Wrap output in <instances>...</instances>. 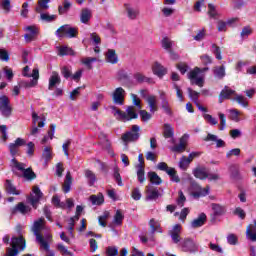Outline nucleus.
Masks as SVG:
<instances>
[{
  "label": "nucleus",
  "instance_id": "f257e3e1",
  "mask_svg": "<svg viewBox=\"0 0 256 256\" xmlns=\"http://www.w3.org/2000/svg\"><path fill=\"white\" fill-rule=\"evenodd\" d=\"M110 109L112 110V113L118 121H131L132 119H137L139 115L137 114V110H135L134 106H129L126 109V112H123L115 106H111Z\"/></svg>",
  "mask_w": 256,
  "mask_h": 256
},
{
  "label": "nucleus",
  "instance_id": "f03ea898",
  "mask_svg": "<svg viewBox=\"0 0 256 256\" xmlns=\"http://www.w3.org/2000/svg\"><path fill=\"white\" fill-rule=\"evenodd\" d=\"M49 3H51V0H38V5L35 9L36 13L40 14V21H44L45 23H53L57 19V15H50L49 13L43 12L49 9Z\"/></svg>",
  "mask_w": 256,
  "mask_h": 256
},
{
  "label": "nucleus",
  "instance_id": "7ed1b4c3",
  "mask_svg": "<svg viewBox=\"0 0 256 256\" xmlns=\"http://www.w3.org/2000/svg\"><path fill=\"white\" fill-rule=\"evenodd\" d=\"M208 69L209 67H204L202 69L196 67L188 73V79H190L191 83H194V85L203 87V84L205 83V73Z\"/></svg>",
  "mask_w": 256,
  "mask_h": 256
},
{
  "label": "nucleus",
  "instance_id": "20e7f679",
  "mask_svg": "<svg viewBox=\"0 0 256 256\" xmlns=\"http://www.w3.org/2000/svg\"><path fill=\"white\" fill-rule=\"evenodd\" d=\"M23 249H25V238L23 236L12 237L11 248H7L5 256H18L19 251H23Z\"/></svg>",
  "mask_w": 256,
  "mask_h": 256
},
{
  "label": "nucleus",
  "instance_id": "39448f33",
  "mask_svg": "<svg viewBox=\"0 0 256 256\" xmlns=\"http://www.w3.org/2000/svg\"><path fill=\"white\" fill-rule=\"evenodd\" d=\"M10 166L15 171H22L25 179H35V172L31 170V168L25 169V164L17 161V159L13 158L10 162Z\"/></svg>",
  "mask_w": 256,
  "mask_h": 256
},
{
  "label": "nucleus",
  "instance_id": "423d86ee",
  "mask_svg": "<svg viewBox=\"0 0 256 256\" xmlns=\"http://www.w3.org/2000/svg\"><path fill=\"white\" fill-rule=\"evenodd\" d=\"M156 169H158V171H164V173H167L173 183H179V181H181L175 168L169 167L165 162L158 163Z\"/></svg>",
  "mask_w": 256,
  "mask_h": 256
},
{
  "label": "nucleus",
  "instance_id": "0eeeda50",
  "mask_svg": "<svg viewBox=\"0 0 256 256\" xmlns=\"http://www.w3.org/2000/svg\"><path fill=\"white\" fill-rule=\"evenodd\" d=\"M57 37H68V39H73L77 37V28H73L70 25H63L56 31Z\"/></svg>",
  "mask_w": 256,
  "mask_h": 256
},
{
  "label": "nucleus",
  "instance_id": "6e6552de",
  "mask_svg": "<svg viewBox=\"0 0 256 256\" xmlns=\"http://www.w3.org/2000/svg\"><path fill=\"white\" fill-rule=\"evenodd\" d=\"M24 31L26 32L24 35L26 43H31L32 41H35V39H37V36L39 35V27H37V25L26 26L24 27Z\"/></svg>",
  "mask_w": 256,
  "mask_h": 256
},
{
  "label": "nucleus",
  "instance_id": "1a4fd4ad",
  "mask_svg": "<svg viewBox=\"0 0 256 256\" xmlns=\"http://www.w3.org/2000/svg\"><path fill=\"white\" fill-rule=\"evenodd\" d=\"M139 131H141V128L139 127V125H133L131 130L126 132L122 136V141H124V143H130L131 141H137V139H139Z\"/></svg>",
  "mask_w": 256,
  "mask_h": 256
},
{
  "label": "nucleus",
  "instance_id": "9d476101",
  "mask_svg": "<svg viewBox=\"0 0 256 256\" xmlns=\"http://www.w3.org/2000/svg\"><path fill=\"white\" fill-rule=\"evenodd\" d=\"M41 197H43V192H41V189H39L38 186H34L32 188V193L28 197L29 203L34 207V209H37V204Z\"/></svg>",
  "mask_w": 256,
  "mask_h": 256
},
{
  "label": "nucleus",
  "instance_id": "9b49d317",
  "mask_svg": "<svg viewBox=\"0 0 256 256\" xmlns=\"http://www.w3.org/2000/svg\"><path fill=\"white\" fill-rule=\"evenodd\" d=\"M9 103V97L6 95L0 96V112L4 117L11 115V105Z\"/></svg>",
  "mask_w": 256,
  "mask_h": 256
},
{
  "label": "nucleus",
  "instance_id": "f8f14e48",
  "mask_svg": "<svg viewBox=\"0 0 256 256\" xmlns=\"http://www.w3.org/2000/svg\"><path fill=\"white\" fill-rule=\"evenodd\" d=\"M115 105H123L125 103V89L118 87L112 94Z\"/></svg>",
  "mask_w": 256,
  "mask_h": 256
},
{
  "label": "nucleus",
  "instance_id": "ddd939ff",
  "mask_svg": "<svg viewBox=\"0 0 256 256\" xmlns=\"http://www.w3.org/2000/svg\"><path fill=\"white\" fill-rule=\"evenodd\" d=\"M163 195L161 192H159V189L148 185L146 187V201H155L156 199H159Z\"/></svg>",
  "mask_w": 256,
  "mask_h": 256
},
{
  "label": "nucleus",
  "instance_id": "4468645a",
  "mask_svg": "<svg viewBox=\"0 0 256 256\" xmlns=\"http://www.w3.org/2000/svg\"><path fill=\"white\" fill-rule=\"evenodd\" d=\"M187 141H189V135L184 134L178 145H175L171 148V151H173L174 153H183V151H185V149H187Z\"/></svg>",
  "mask_w": 256,
  "mask_h": 256
},
{
  "label": "nucleus",
  "instance_id": "2eb2a0df",
  "mask_svg": "<svg viewBox=\"0 0 256 256\" xmlns=\"http://www.w3.org/2000/svg\"><path fill=\"white\" fill-rule=\"evenodd\" d=\"M133 78L136 83H148V85H155V80L153 78L147 77L141 72L134 73Z\"/></svg>",
  "mask_w": 256,
  "mask_h": 256
},
{
  "label": "nucleus",
  "instance_id": "dca6fc26",
  "mask_svg": "<svg viewBox=\"0 0 256 256\" xmlns=\"http://www.w3.org/2000/svg\"><path fill=\"white\" fill-rule=\"evenodd\" d=\"M207 222V215L205 213H201L191 222V227L193 229H198V227H203Z\"/></svg>",
  "mask_w": 256,
  "mask_h": 256
},
{
  "label": "nucleus",
  "instance_id": "f3484780",
  "mask_svg": "<svg viewBox=\"0 0 256 256\" xmlns=\"http://www.w3.org/2000/svg\"><path fill=\"white\" fill-rule=\"evenodd\" d=\"M152 72L161 79L164 75H167V68H165L159 62H155L152 65Z\"/></svg>",
  "mask_w": 256,
  "mask_h": 256
},
{
  "label": "nucleus",
  "instance_id": "a211bd4d",
  "mask_svg": "<svg viewBox=\"0 0 256 256\" xmlns=\"http://www.w3.org/2000/svg\"><path fill=\"white\" fill-rule=\"evenodd\" d=\"M56 85H61V76H59L58 72H52L50 78H49V84H48V89L49 91H53V88Z\"/></svg>",
  "mask_w": 256,
  "mask_h": 256
},
{
  "label": "nucleus",
  "instance_id": "6ab92c4d",
  "mask_svg": "<svg viewBox=\"0 0 256 256\" xmlns=\"http://www.w3.org/2000/svg\"><path fill=\"white\" fill-rule=\"evenodd\" d=\"M124 7L128 18H130L131 20H135L137 19V17H139V8L134 7L130 4H125Z\"/></svg>",
  "mask_w": 256,
  "mask_h": 256
},
{
  "label": "nucleus",
  "instance_id": "aec40b11",
  "mask_svg": "<svg viewBox=\"0 0 256 256\" xmlns=\"http://www.w3.org/2000/svg\"><path fill=\"white\" fill-rule=\"evenodd\" d=\"M180 233H181V225L180 224L174 225L172 230L170 231V237L173 243H181V236L179 235Z\"/></svg>",
  "mask_w": 256,
  "mask_h": 256
},
{
  "label": "nucleus",
  "instance_id": "412c9836",
  "mask_svg": "<svg viewBox=\"0 0 256 256\" xmlns=\"http://www.w3.org/2000/svg\"><path fill=\"white\" fill-rule=\"evenodd\" d=\"M163 135L165 139H170L172 143H175V130L171 124H164Z\"/></svg>",
  "mask_w": 256,
  "mask_h": 256
},
{
  "label": "nucleus",
  "instance_id": "4be33fe9",
  "mask_svg": "<svg viewBox=\"0 0 256 256\" xmlns=\"http://www.w3.org/2000/svg\"><path fill=\"white\" fill-rule=\"evenodd\" d=\"M91 17H93V12L89 8L82 9L80 13L81 23H84V25H87V23L91 21Z\"/></svg>",
  "mask_w": 256,
  "mask_h": 256
},
{
  "label": "nucleus",
  "instance_id": "5701e85b",
  "mask_svg": "<svg viewBox=\"0 0 256 256\" xmlns=\"http://www.w3.org/2000/svg\"><path fill=\"white\" fill-rule=\"evenodd\" d=\"M146 103H148V106H149V110H150V113H155L158 109V105H157V96L155 95H149L147 98H146Z\"/></svg>",
  "mask_w": 256,
  "mask_h": 256
},
{
  "label": "nucleus",
  "instance_id": "b1692460",
  "mask_svg": "<svg viewBox=\"0 0 256 256\" xmlns=\"http://www.w3.org/2000/svg\"><path fill=\"white\" fill-rule=\"evenodd\" d=\"M210 190L211 189L209 188V186L205 188H202L201 186H197L196 191H194L192 195L195 199H199V197H207V195H209Z\"/></svg>",
  "mask_w": 256,
  "mask_h": 256
},
{
  "label": "nucleus",
  "instance_id": "393cba45",
  "mask_svg": "<svg viewBox=\"0 0 256 256\" xmlns=\"http://www.w3.org/2000/svg\"><path fill=\"white\" fill-rule=\"evenodd\" d=\"M41 129L45 127V116H38L37 112L33 111L32 112V125H37Z\"/></svg>",
  "mask_w": 256,
  "mask_h": 256
},
{
  "label": "nucleus",
  "instance_id": "a878e982",
  "mask_svg": "<svg viewBox=\"0 0 256 256\" xmlns=\"http://www.w3.org/2000/svg\"><path fill=\"white\" fill-rule=\"evenodd\" d=\"M246 237L250 239V241H256V220H254V224H250L247 227Z\"/></svg>",
  "mask_w": 256,
  "mask_h": 256
},
{
  "label": "nucleus",
  "instance_id": "bb28decb",
  "mask_svg": "<svg viewBox=\"0 0 256 256\" xmlns=\"http://www.w3.org/2000/svg\"><path fill=\"white\" fill-rule=\"evenodd\" d=\"M205 141H213L214 143H216L217 149L225 147L226 145L225 141L219 139V137H217V135L215 134H208L207 137L205 138Z\"/></svg>",
  "mask_w": 256,
  "mask_h": 256
},
{
  "label": "nucleus",
  "instance_id": "cd10ccee",
  "mask_svg": "<svg viewBox=\"0 0 256 256\" xmlns=\"http://www.w3.org/2000/svg\"><path fill=\"white\" fill-rule=\"evenodd\" d=\"M106 61L107 63H111L112 65H115L119 62V58L117 57V53H115V50L109 49L106 53Z\"/></svg>",
  "mask_w": 256,
  "mask_h": 256
},
{
  "label": "nucleus",
  "instance_id": "c85d7f7f",
  "mask_svg": "<svg viewBox=\"0 0 256 256\" xmlns=\"http://www.w3.org/2000/svg\"><path fill=\"white\" fill-rule=\"evenodd\" d=\"M147 175L152 185H161L163 183V180L161 179V177H159V175L156 172H148Z\"/></svg>",
  "mask_w": 256,
  "mask_h": 256
},
{
  "label": "nucleus",
  "instance_id": "c756f323",
  "mask_svg": "<svg viewBox=\"0 0 256 256\" xmlns=\"http://www.w3.org/2000/svg\"><path fill=\"white\" fill-rule=\"evenodd\" d=\"M193 175L197 179H207V177H208L207 169L205 167L196 168L193 171Z\"/></svg>",
  "mask_w": 256,
  "mask_h": 256
},
{
  "label": "nucleus",
  "instance_id": "7c9ffc66",
  "mask_svg": "<svg viewBox=\"0 0 256 256\" xmlns=\"http://www.w3.org/2000/svg\"><path fill=\"white\" fill-rule=\"evenodd\" d=\"M5 187L9 195H21V192L11 183V180H6Z\"/></svg>",
  "mask_w": 256,
  "mask_h": 256
},
{
  "label": "nucleus",
  "instance_id": "2f4dec72",
  "mask_svg": "<svg viewBox=\"0 0 256 256\" xmlns=\"http://www.w3.org/2000/svg\"><path fill=\"white\" fill-rule=\"evenodd\" d=\"M151 233H163V229H161V223L155 219H151L149 222Z\"/></svg>",
  "mask_w": 256,
  "mask_h": 256
},
{
  "label": "nucleus",
  "instance_id": "473e14b6",
  "mask_svg": "<svg viewBox=\"0 0 256 256\" xmlns=\"http://www.w3.org/2000/svg\"><path fill=\"white\" fill-rule=\"evenodd\" d=\"M136 175L139 183H145V166L136 165Z\"/></svg>",
  "mask_w": 256,
  "mask_h": 256
},
{
  "label": "nucleus",
  "instance_id": "72a5a7b5",
  "mask_svg": "<svg viewBox=\"0 0 256 256\" xmlns=\"http://www.w3.org/2000/svg\"><path fill=\"white\" fill-rule=\"evenodd\" d=\"M232 95H235V91L229 88H225L220 93L219 103H223V99H230Z\"/></svg>",
  "mask_w": 256,
  "mask_h": 256
},
{
  "label": "nucleus",
  "instance_id": "f704fd0d",
  "mask_svg": "<svg viewBox=\"0 0 256 256\" xmlns=\"http://www.w3.org/2000/svg\"><path fill=\"white\" fill-rule=\"evenodd\" d=\"M89 199L92 205H103V203L105 202V198L101 193H99L98 195H91Z\"/></svg>",
  "mask_w": 256,
  "mask_h": 256
},
{
  "label": "nucleus",
  "instance_id": "c9c22d12",
  "mask_svg": "<svg viewBox=\"0 0 256 256\" xmlns=\"http://www.w3.org/2000/svg\"><path fill=\"white\" fill-rule=\"evenodd\" d=\"M71 183H72L71 172H67L66 178L63 184L64 193H69L71 191Z\"/></svg>",
  "mask_w": 256,
  "mask_h": 256
},
{
  "label": "nucleus",
  "instance_id": "e433bc0d",
  "mask_svg": "<svg viewBox=\"0 0 256 256\" xmlns=\"http://www.w3.org/2000/svg\"><path fill=\"white\" fill-rule=\"evenodd\" d=\"M30 77H33V80L26 84V87H35V85H37V80L39 79V69L34 68Z\"/></svg>",
  "mask_w": 256,
  "mask_h": 256
},
{
  "label": "nucleus",
  "instance_id": "4c0bfd02",
  "mask_svg": "<svg viewBox=\"0 0 256 256\" xmlns=\"http://www.w3.org/2000/svg\"><path fill=\"white\" fill-rule=\"evenodd\" d=\"M212 211L214 217H221L225 213V208L219 204H212Z\"/></svg>",
  "mask_w": 256,
  "mask_h": 256
},
{
  "label": "nucleus",
  "instance_id": "58836bf2",
  "mask_svg": "<svg viewBox=\"0 0 256 256\" xmlns=\"http://www.w3.org/2000/svg\"><path fill=\"white\" fill-rule=\"evenodd\" d=\"M208 15L211 19H217L219 17V12L217 11V7L213 4H208Z\"/></svg>",
  "mask_w": 256,
  "mask_h": 256
},
{
  "label": "nucleus",
  "instance_id": "ea45409f",
  "mask_svg": "<svg viewBox=\"0 0 256 256\" xmlns=\"http://www.w3.org/2000/svg\"><path fill=\"white\" fill-rule=\"evenodd\" d=\"M85 177L88 180L89 185H95V181H97V177L95 176V173L91 170H85Z\"/></svg>",
  "mask_w": 256,
  "mask_h": 256
},
{
  "label": "nucleus",
  "instance_id": "a19ab883",
  "mask_svg": "<svg viewBox=\"0 0 256 256\" xmlns=\"http://www.w3.org/2000/svg\"><path fill=\"white\" fill-rule=\"evenodd\" d=\"M189 165H191V162H189L187 156H182L179 161V168L182 171H187V169H189Z\"/></svg>",
  "mask_w": 256,
  "mask_h": 256
},
{
  "label": "nucleus",
  "instance_id": "79ce46f5",
  "mask_svg": "<svg viewBox=\"0 0 256 256\" xmlns=\"http://www.w3.org/2000/svg\"><path fill=\"white\" fill-rule=\"evenodd\" d=\"M58 55H60V57H63L65 55H75V52H73V49L67 46H62L58 50Z\"/></svg>",
  "mask_w": 256,
  "mask_h": 256
},
{
  "label": "nucleus",
  "instance_id": "37998d69",
  "mask_svg": "<svg viewBox=\"0 0 256 256\" xmlns=\"http://www.w3.org/2000/svg\"><path fill=\"white\" fill-rule=\"evenodd\" d=\"M81 63H83V65H86L88 69H93V65H91V63H97V58L95 57L82 58Z\"/></svg>",
  "mask_w": 256,
  "mask_h": 256
},
{
  "label": "nucleus",
  "instance_id": "c03bdc74",
  "mask_svg": "<svg viewBox=\"0 0 256 256\" xmlns=\"http://www.w3.org/2000/svg\"><path fill=\"white\" fill-rule=\"evenodd\" d=\"M214 75L218 79H223L225 77V66H217L214 68Z\"/></svg>",
  "mask_w": 256,
  "mask_h": 256
},
{
  "label": "nucleus",
  "instance_id": "a18cd8bd",
  "mask_svg": "<svg viewBox=\"0 0 256 256\" xmlns=\"http://www.w3.org/2000/svg\"><path fill=\"white\" fill-rule=\"evenodd\" d=\"M230 113V119L232 121H235L236 123H239V121H241V112H239L238 110L232 109L229 110Z\"/></svg>",
  "mask_w": 256,
  "mask_h": 256
},
{
  "label": "nucleus",
  "instance_id": "49530a36",
  "mask_svg": "<svg viewBox=\"0 0 256 256\" xmlns=\"http://www.w3.org/2000/svg\"><path fill=\"white\" fill-rule=\"evenodd\" d=\"M229 173L232 179H237V177H239V166L235 164L231 165L229 167Z\"/></svg>",
  "mask_w": 256,
  "mask_h": 256
},
{
  "label": "nucleus",
  "instance_id": "de8ad7c7",
  "mask_svg": "<svg viewBox=\"0 0 256 256\" xmlns=\"http://www.w3.org/2000/svg\"><path fill=\"white\" fill-rule=\"evenodd\" d=\"M188 95L190 97V99L195 103H199V92L191 89V88H188Z\"/></svg>",
  "mask_w": 256,
  "mask_h": 256
},
{
  "label": "nucleus",
  "instance_id": "09e8293b",
  "mask_svg": "<svg viewBox=\"0 0 256 256\" xmlns=\"http://www.w3.org/2000/svg\"><path fill=\"white\" fill-rule=\"evenodd\" d=\"M123 212H121V210H117L116 214L114 215V220L113 223L114 225H121V223H123Z\"/></svg>",
  "mask_w": 256,
  "mask_h": 256
},
{
  "label": "nucleus",
  "instance_id": "8fccbe9b",
  "mask_svg": "<svg viewBox=\"0 0 256 256\" xmlns=\"http://www.w3.org/2000/svg\"><path fill=\"white\" fill-rule=\"evenodd\" d=\"M56 249L59 251V253H61V255L73 256V253L69 251L67 247H65V245L61 243L57 244Z\"/></svg>",
  "mask_w": 256,
  "mask_h": 256
},
{
  "label": "nucleus",
  "instance_id": "3c124183",
  "mask_svg": "<svg viewBox=\"0 0 256 256\" xmlns=\"http://www.w3.org/2000/svg\"><path fill=\"white\" fill-rule=\"evenodd\" d=\"M69 9H71V2H64L63 6L58 7V13L59 15H65Z\"/></svg>",
  "mask_w": 256,
  "mask_h": 256
},
{
  "label": "nucleus",
  "instance_id": "603ef678",
  "mask_svg": "<svg viewBox=\"0 0 256 256\" xmlns=\"http://www.w3.org/2000/svg\"><path fill=\"white\" fill-rule=\"evenodd\" d=\"M162 47L166 51H171V47H173V41H171V39H169L168 37L163 38Z\"/></svg>",
  "mask_w": 256,
  "mask_h": 256
},
{
  "label": "nucleus",
  "instance_id": "864d4df0",
  "mask_svg": "<svg viewBox=\"0 0 256 256\" xmlns=\"http://www.w3.org/2000/svg\"><path fill=\"white\" fill-rule=\"evenodd\" d=\"M234 101H237V103L242 107H247L249 105V103L247 102V98L243 95H236Z\"/></svg>",
  "mask_w": 256,
  "mask_h": 256
},
{
  "label": "nucleus",
  "instance_id": "5fc2aeb1",
  "mask_svg": "<svg viewBox=\"0 0 256 256\" xmlns=\"http://www.w3.org/2000/svg\"><path fill=\"white\" fill-rule=\"evenodd\" d=\"M106 255L107 256H117L119 255V248L116 246H108L106 248Z\"/></svg>",
  "mask_w": 256,
  "mask_h": 256
},
{
  "label": "nucleus",
  "instance_id": "6e6d98bb",
  "mask_svg": "<svg viewBox=\"0 0 256 256\" xmlns=\"http://www.w3.org/2000/svg\"><path fill=\"white\" fill-rule=\"evenodd\" d=\"M239 155H241V149L234 148L226 153V159H231V157H239Z\"/></svg>",
  "mask_w": 256,
  "mask_h": 256
},
{
  "label": "nucleus",
  "instance_id": "4d7b16f0",
  "mask_svg": "<svg viewBox=\"0 0 256 256\" xmlns=\"http://www.w3.org/2000/svg\"><path fill=\"white\" fill-rule=\"evenodd\" d=\"M15 211H19L20 213H22V215H25V214L29 213V207L25 206L23 203H19L15 207L13 213H15Z\"/></svg>",
  "mask_w": 256,
  "mask_h": 256
},
{
  "label": "nucleus",
  "instance_id": "13d9d810",
  "mask_svg": "<svg viewBox=\"0 0 256 256\" xmlns=\"http://www.w3.org/2000/svg\"><path fill=\"white\" fill-rule=\"evenodd\" d=\"M0 7L6 12L11 11V0H1Z\"/></svg>",
  "mask_w": 256,
  "mask_h": 256
},
{
  "label": "nucleus",
  "instance_id": "bf43d9fd",
  "mask_svg": "<svg viewBox=\"0 0 256 256\" xmlns=\"http://www.w3.org/2000/svg\"><path fill=\"white\" fill-rule=\"evenodd\" d=\"M206 31L205 28L200 29L197 34L193 37L194 41H203L205 39Z\"/></svg>",
  "mask_w": 256,
  "mask_h": 256
},
{
  "label": "nucleus",
  "instance_id": "052dcab7",
  "mask_svg": "<svg viewBox=\"0 0 256 256\" xmlns=\"http://www.w3.org/2000/svg\"><path fill=\"white\" fill-rule=\"evenodd\" d=\"M131 197L132 199H134V201L141 200V197H142L141 190H139V188H133Z\"/></svg>",
  "mask_w": 256,
  "mask_h": 256
},
{
  "label": "nucleus",
  "instance_id": "680f3d73",
  "mask_svg": "<svg viewBox=\"0 0 256 256\" xmlns=\"http://www.w3.org/2000/svg\"><path fill=\"white\" fill-rule=\"evenodd\" d=\"M162 11V15L164 17H171V15H173L175 13V9L171 8V7H163L161 9Z\"/></svg>",
  "mask_w": 256,
  "mask_h": 256
},
{
  "label": "nucleus",
  "instance_id": "e2e57ef3",
  "mask_svg": "<svg viewBox=\"0 0 256 256\" xmlns=\"http://www.w3.org/2000/svg\"><path fill=\"white\" fill-rule=\"evenodd\" d=\"M61 74L63 75V77L65 79H69L71 77V75H72L71 74V67H69V66L62 67Z\"/></svg>",
  "mask_w": 256,
  "mask_h": 256
},
{
  "label": "nucleus",
  "instance_id": "0e129e2a",
  "mask_svg": "<svg viewBox=\"0 0 256 256\" xmlns=\"http://www.w3.org/2000/svg\"><path fill=\"white\" fill-rule=\"evenodd\" d=\"M203 117L205 121H207V123H209L210 125H217L218 123L217 119L213 118L211 114H204Z\"/></svg>",
  "mask_w": 256,
  "mask_h": 256
},
{
  "label": "nucleus",
  "instance_id": "69168bd1",
  "mask_svg": "<svg viewBox=\"0 0 256 256\" xmlns=\"http://www.w3.org/2000/svg\"><path fill=\"white\" fill-rule=\"evenodd\" d=\"M8 149L12 157H15L19 153V148L14 143H10Z\"/></svg>",
  "mask_w": 256,
  "mask_h": 256
},
{
  "label": "nucleus",
  "instance_id": "338daca9",
  "mask_svg": "<svg viewBox=\"0 0 256 256\" xmlns=\"http://www.w3.org/2000/svg\"><path fill=\"white\" fill-rule=\"evenodd\" d=\"M140 117L142 121L147 122L151 119L152 115L151 113L147 112L146 110H140Z\"/></svg>",
  "mask_w": 256,
  "mask_h": 256
},
{
  "label": "nucleus",
  "instance_id": "774afa93",
  "mask_svg": "<svg viewBox=\"0 0 256 256\" xmlns=\"http://www.w3.org/2000/svg\"><path fill=\"white\" fill-rule=\"evenodd\" d=\"M227 22L223 21V20H219L217 22V29L219 32H225L227 31Z\"/></svg>",
  "mask_w": 256,
  "mask_h": 256
}]
</instances>
